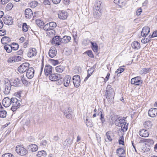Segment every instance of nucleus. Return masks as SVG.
<instances>
[{
  "instance_id": "1",
  "label": "nucleus",
  "mask_w": 157,
  "mask_h": 157,
  "mask_svg": "<svg viewBox=\"0 0 157 157\" xmlns=\"http://www.w3.org/2000/svg\"><path fill=\"white\" fill-rule=\"evenodd\" d=\"M105 96L109 103L113 101L115 95L114 90L110 85H108L106 88Z\"/></svg>"
},
{
  "instance_id": "2",
  "label": "nucleus",
  "mask_w": 157,
  "mask_h": 157,
  "mask_svg": "<svg viewBox=\"0 0 157 157\" xmlns=\"http://www.w3.org/2000/svg\"><path fill=\"white\" fill-rule=\"evenodd\" d=\"M101 5L100 2H97L94 5L93 12L94 16L95 18H98L101 15L100 10Z\"/></svg>"
},
{
  "instance_id": "3",
  "label": "nucleus",
  "mask_w": 157,
  "mask_h": 157,
  "mask_svg": "<svg viewBox=\"0 0 157 157\" xmlns=\"http://www.w3.org/2000/svg\"><path fill=\"white\" fill-rule=\"evenodd\" d=\"M16 151L18 154L21 156L25 155L28 152V151L25 148L24 146L21 145L16 146Z\"/></svg>"
},
{
  "instance_id": "4",
  "label": "nucleus",
  "mask_w": 157,
  "mask_h": 157,
  "mask_svg": "<svg viewBox=\"0 0 157 157\" xmlns=\"http://www.w3.org/2000/svg\"><path fill=\"white\" fill-rule=\"evenodd\" d=\"M30 64L28 63H25L20 65L18 68V71L21 73H23L27 71Z\"/></svg>"
},
{
  "instance_id": "5",
  "label": "nucleus",
  "mask_w": 157,
  "mask_h": 157,
  "mask_svg": "<svg viewBox=\"0 0 157 157\" xmlns=\"http://www.w3.org/2000/svg\"><path fill=\"white\" fill-rule=\"evenodd\" d=\"M73 82L75 87H78L80 84V76L78 75H75L72 78Z\"/></svg>"
},
{
  "instance_id": "6",
  "label": "nucleus",
  "mask_w": 157,
  "mask_h": 157,
  "mask_svg": "<svg viewBox=\"0 0 157 157\" xmlns=\"http://www.w3.org/2000/svg\"><path fill=\"white\" fill-rule=\"evenodd\" d=\"M35 71L33 67H29L27 71L26 76L29 79L32 78L34 76Z\"/></svg>"
},
{
  "instance_id": "7",
  "label": "nucleus",
  "mask_w": 157,
  "mask_h": 157,
  "mask_svg": "<svg viewBox=\"0 0 157 157\" xmlns=\"http://www.w3.org/2000/svg\"><path fill=\"white\" fill-rule=\"evenodd\" d=\"M131 82L132 84L137 86L140 85L142 83V81L141 80V78L139 76L132 78Z\"/></svg>"
},
{
  "instance_id": "8",
  "label": "nucleus",
  "mask_w": 157,
  "mask_h": 157,
  "mask_svg": "<svg viewBox=\"0 0 157 157\" xmlns=\"http://www.w3.org/2000/svg\"><path fill=\"white\" fill-rule=\"evenodd\" d=\"M11 86H12V85H11V83L10 81H8L5 83V88L4 91H3L5 94L7 95L9 94L11 89Z\"/></svg>"
},
{
  "instance_id": "9",
  "label": "nucleus",
  "mask_w": 157,
  "mask_h": 157,
  "mask_svg": "<svg viewBox=\"0 0 157 157\" xmlns=\"http://www.w3.org/2000/svg\"><path fill=\"white\" fill-rule=\"evenodd\" d=\"M3 20L4 23L8 25H12L13 23V20L11 17L6 16L3 18Z\"/></svg>"
},
{
  "instance_id": "10",
  "label": "nucleus",
  "mask_w": 157,
  "mask_h": 157,
  "mask_svg": "<svg viewBox=\"0 0 157 157\" xmlns=\"http://www.w3.org/2000/svg\"><path fill=\"white\" fill-rule=\"evenodd\" d=\"M37 53V51L35 48H30L29 49L27 55L28 57L32 58L36 56Z\"/></svg>"
},
{
  "instance_id": "11",
  "label": "nucleus",
  "mask_w": 157,
  "mask_h": 157,
  "mask_svg": "<svg viewBox=\"0 0 157 157\" xmlns=\"http://www.w3.org/2000/svg\"><path fill=\"white\" fill-rule=\"evenodd\" d=\"M148 113L149 116L151 117H155L157 115V109L156 108H151L148 110Z\"/></svg>"
},
{
  "instance_id": "12",
  "label": "nucleus",
  "mask_w": 157,
  "mask_h": 157,
  "mask_svg": "<svg viewBox=\"0 0 157 157\" xmlns=\"http://www.w3.org/2000/svg\"><path fill=\"white\" fill-rule=\"evenodd\" d=\"M71 78V76L69 75H66L63 79V82L64 86L67 87L69 85Z\"/></svg>"
},
{
  "instance_id": "13",
  "label": "nucleus",
  "mask_w": 157,
  "mask_h": 157,
  "mask_svg": "<svg viewBox=\"0 0 157 157\" xmlns=\"http://www.w3.org/2000/svg\"><path fill=\"white\" fill-rule=\"evenodd\" d=\"M57 51L56 48L55 47H51L50 49L49 52V56L51 58H53L56 55Z\"/></svg>"
},
{
  "instance_id": "14",
  "label": "nucleus",
  "mask_w": 157,
  "mask_h": 157,
  "mask_svg": "<svg viewBox=\"0 0 157 157\" xmlns=\"http://www.w3.org/2000/svg\"><path fill=\"white\" fill-rule=\"evenodd\" d=\"M27 148L30 151L35 152L37 151L38 147L36 144H33L28 145L27 147Z\"/></svg>"
},
{
  "instance_id": "15",
  "label": "nucleus",
  "mask_w": 157,
  "mask_h": 157,
  "mask_svg": "<svg viewBox=\"0 0 157 157\" xmlns=\"http://www.w3.org/2000/svg\"><path fill=\"white\" fill-rule=\"evenodd\" d=\"M52 67L49 65H46L44 68L45 75L47 76L52 73Z\"/></svg>"
},
{
  "instance_id": "16",
  "label": "nucleus",
  "mask_w": 157,
  "mask_h": 157,
  "mask_svg": "<svg viewBox=\"0 0 157 157\" xmlns=\"http://www.w3.org/2000/svg\"><path fill=\"white\" fill-rule=\"evenodd\" d=\"M11 99L8 98H5L2 100V104L5 107H7L11 104Z\"/></svg>"
},
{
  "instance_id": "17",
  "label": "nucleus",
  "mask_w": 157,
  "mask_h": 157,
  "mask_svg": "<svg viewBox=\"0 0 157 157\" xmlns=\"http://www.w3.org/2000/svg\"><path fill=\"white\" fill-rule=\"evenodd\" d=\"M64 115L67 118L71 119L72 117V112L71 109L69 108H66L64 112Z\"/></svg>"
},
{
  "instance_id": "18",
  "label": "nucleus",
  "mask_w": 157,
  "mask_h": 157,
  "mask_svg": "<svg viewBox=\"0 0 157 157\" xmlns=\"http://www.w3.org/2000/svg\"><path fill=\"white\" fill-rule=\"evenodd\" d=\"M11 81V83L12 85V86H13L17 87L20 86L22 85L21 80L18 78H16L13 80H12Z\"/></svg>"
},
{
  "instance_id": "19",
  "label": "nucleus",
  "mask_w": 157,
  "mask_h": 157,
  "mask_svg": "<svg viewBox=\"0 0 157 157\" xmlns=\"http://www.w3.org/2000/svg\"><path fill=\"white\" fill-rule=\"evenodd\" d=\"M150 32V28L148 26L144 27L143 28L141 35L142 36H146Z\"/></svg>"
},
{
  "instance_id": "20",
  "label": "nucleus",
  "mask_w": 157,
  "mask_h": 157,
  "mask_svg": "<svg viewBox=\"0 0 157 157\" xmlns=\"http://www.w3.org/2000/svg\"><path fill=\"white\" fill-rule=\"evenodd\" d=\"M21 58L20 56H12L10 57L8 60L9 63L17 62L21 61Z\"/></svg>"
},
{
  "instance_id": "21",
  "label": "nucleus",
  "mask_w": 157,
  "mask_h": 157,
  "mask_svg": "<svg viewBox=\"0 0 157 157\" xmlns=\"http://www.w3.org/2000/svg\"><path fill=\"white\" fill-rule=\"evenodd\" d=\"M61 38L60 36H56L52 39V42L56 45H59L61 43Z\"/></svg>"
},
{
  "instance_id": "22",
  "label": "nucleus",
  "mask_w": 157,
  "mask_h": 157,
  "mask_svg": "<svg viewBox=\"0 0 157 157\" xmlns=\"http://www.w3.org/2000/svg\"><path fill=\"white\" fill-rule=\"evenodd\" d=\"M125 121L124 119H122L121 117H118L116 120L115 123L117 126L120 127L121 125L125 123Z\"/></svg>"
},
{
  "instance_id": "23",
  "label": "nucleus",
  "mask_w": 157,
  "mask_h": 157,
  "mask_svg": "<svg viewBox=\"0 0 157 157\" xmlns=\"http://www.w3.org/2000/svg\"><path fill=\"white\" fill-rule=\"evenodd\" d=\"M25 17L27 19H30L33 16V13L30 9H27L25 12Z\"/></svg>"
},
{
  "instance_id": "24",
  "label": "nucleus",
  "mask_w": 157,
  "mask_h": 157,
  "mask_svg": "<svg viewBox=\"0 0 157 157\" xmlns=\"http://www.w3.org/2000/svg\"><path fill=\"white\" fill-rule=\"evenodd\" d=\"M59 18L61 19H65L68 16L67 13L65 12L59 11L58 13Z\"/></svg>"
},
{
  "instance_id": "25",
  "label": "nucleus",
  "mask_w": 157,
  "mask_h": 157,
  "mask_svg": "<svg viewBox=\"0 0 157 157\" xmlns=\"http://www.w3.org/2000/svg\"><path fill=\"white\" fill-rule=\"evenodd\" d=\"M139 133L140 135L143 137H147L149 135L148 131L144 129H141Z\"/></svg>"
},
{
  "instance_id": "26",
  "label": "nucleus",
  "mask_w": 157,
  "mask_h": 157,
  "mask_svg": "<svg viewBox=\"0 0 157 157\" xmlns=\"http://www.w3.org/2000/svg\"><path fill=\"white\" fill-rule=\"evenodd\" d=\"M114 2L118 4L119 7L120 8L125 6L126 4L125 0H114Z\"/></svg>"
},
{
  "instance_id": "27",
  "label": "nucleus",
  "mask_w": 157,
  "mask_h": 157,
  "mask_svg": "<svg viewBox=\"0 0 157 157\" xmlns=\"http://www.w3.org/2000/svg\"><path fill=\"white\" fill-rule=\"evenodd\" d=\"M49 75L48 78L52 81H56L59 79V77L57 74L51 73Z\"/></svg>"
},
{
  "instance_id": "28",
  "label": "nucleus",
  "mask_w": 157,
  "mask_h": 157,
  "mask_svg": "<svg viewBox=\"0 0 157 157\" xmlns=\"http://www.w3.org/2000/svg\"><path fill=\"white\" fill-rule=\"evenodd\" d=\"M11 104L12 105H21L20 100H18L16 98H12L11 99Z\"/></svg>"
},
{
  "instance_id": "29",
  "label": "nucleus",
  "mask_w": 157,
  "mask_h": 157,
  "mask_svg": "<svg viewBox=\"0 0 157 157\" xmlns=\"http://www.w3.org/2000/svg\"><path fill=\"white\" fill-rule=\"evenodd\" d=\"M71 39V37L69 36H65L62 38H61V43L66 44L69 42Z\"/></svg>"
},
{
  "instance_id": "30",
  "label": "nucleus",
  "mask_w": 157,
  "mask_h": 157,
  "mask_svg": "<svg viewBox=\"0 0 157 157\" xmlns=\"http://www.w3.org/2000/svg\"><path fill=\"white\" fill-rule=\"evenodd\" d=\"M132 46L133 48L136 50H138L140 48V44L136 41H135L132 43Z\"/></svg>"
},
{
  "instance_id": "31",
  "label": "nucleus",
  "mask_w": 157,
  "mask_h": 157,
  "mask_svg": "<svg viewBox=\"0 0 157 157\" xmlns=\"http://www.w3.org/2000/svg\"><path fill=\"white\" fill-rule=\"evenodd\" d=\"M91 44V48L94 52H97L98 51V47L97 44L95 42H90Z\"/></svg>"
},
{
  "instance_id": "32",
  "label": "nucleus",
  "mask_w": 157,
  "mask_h": 157,
  "mask_svg": "<svg viewBox=\"0 0 157 157\" xmlns=\"http://www.w3.org/2000/svg\"><path fill=\"white\" fill-rule=\"evenodd\" d=\"M10 41V39L9 37L6 36L3 37L1 40L2 43L3 44H7Z\"/></svg>"
},
{
  "instance_id": "33",
  "label": "nucleus",
  "mask_w": 157,
  "mask_h": 157,
  "mask_svg": "<svg viewBox=\"0 0 157 157\" xmlns=\"http://www.w3.org/2000/svg\"><path fill=\"white\" fill-rule=\"evenodd\" d=\"M72 141L71 139L68 138L66 139V140L63 142V144L65 147H68L71 144Z\"/></svg>"
},
{
  "instance_id": "34",
  "label": "nucleus",
  "mask_w": 157,
  "mask_h": 157,
  "mask_svg": "<svg viewBox=\"0 0 157 157\" xmlns=\"http://www.w3.org/2000/svg\"><path fill=\"white\" fill-rule=\"evenodd\" d=\"M65 67L64 66L59 65L56 67V71L58 73H62L64 71Z\"/></svg>"
},
{
  "instance_id": "35",
  "label": "nucleus",
  "mask_w": 157,
  "mask_h": 157,
  "mask_svg": "<svg viewBox=\"0 0 157 157\" xmlns=\"http://www.w3.org/2000/svg\"><path fill=\"white\" fill-rule=\"evenodd\" d=\"M124 148L123 147H121L117 149L116 153L119 156L124 154Z\"/></svg>"
},
{
  "instance_id": "36",
  "label": "nucleus",
  "mask_w": 157,
  "mask_h": 157,
  "mask_svg": "<svg viewBox=\"0 0 157 157\" xmlns=\"http://www.w3.org/2000/svg\"><path fill=\"white\" fill-rule=\"evenodd\" d=\"M36 23L40 28H42L44 24V22L39 19H37L36 20Z\"/></svg>"
},
{
  "instance_id": "37",
  "label": "nucleus",
  "mask_w": 157,
  "mask_h": 157,
  "mask_svg": "<svg viewBox=\"0 0 157 157\" xmlns=\"http://www.w3.org/2000/svg\"><path fill=\"white\" fill-rule=\"evenodd\" d=\"M46 151L42 150L39 151L36 155L37 157H45L46 156Z\"/></svg>"
},
{
  "instance_id": "38",
  "label": "nucleus",
  "mask_w": 157,
  "mask_h": 157,
  "mask_svg": "<svg viewBox=\"0 0 157 157\" xmlns=\"http://www.w3.org/2000/svg\"><path fill=\"white\" fill-rule=\"evenodd\" d=\"M100 112H101V114L100 115V119L101 121V122L102 124H103L105 121V119L104 117V113L103 109H100L99 110Z\"/></svg>"
},
{
  "instance_id": "39",
  "label": "nucleus",
  "mask_w": 157,
  "mask_h": 157,
  "mask_svg": "<svg viewBox=\"0 0 157 157\" xmlns=\"http://www.w3.org/2000/svg\"><path fill=\"white\" fill-rule=\"evenodd\" d=\"M151 70V68H143L140 71V73L141 74H145L149 72Z\"/></svg>"
},
{
  "instance_id": "40",
  "label": "nucleus",
  "mask_w": 157,
  "mask_h": 157,
  "mask_svg": "<svg viewBox=\"0 0 157 157\" xmlns=\"http://www.w3.org/2000/svg\"><path fill=\"white\" fill-rule=\"evenodd\" d=\"M105 140L106 142H109L112 141V140L109 132H107L106 133V136L105 137Z\"/></svg>"
},
{
  "instance_id": "41",
  "label": "nucleus",
  "mask_w": 157,
  "mask_h": 157,
  "mask_svg": "<svg viewBox=\"0 0 157 157\" xmlns=\"http://www.w3.org/2000/svg\"><path fill=\"white\" fill-rule=\"evenodd\" d=\"M152 124L150 121H145L144 124V127L147 128L149 129L151 126Z\"/></svg>"
},
{
  "instance_id": "42",
  "label": "nucleus",
  "mask_w": 157,
  "mask_h": 157,
  "mask_svg": "<svg viewBox=\"0 0 157 157\" xmlns=\"http://www.w3.org/2000/svg\"><path fill=\"white\" fill-rule=\"evenodd\" d=\"M4 49L5 50H6V52L8 53H10L11 52L12 50V48H11V47L10 45L9 44H6V45L4 46Z\"/></svg>"
},
{
  "instance_id": "43",
  "label": "nucleus",
  "mask_w": 157,
  "mask_h": 157,
  "mask_svg": "<svg viewBox=\"0 0 157 157\" xmlns=\"http://www.w3.org/2000/svg\"><path fill=\"white\" fill-rule=\"evenodd\" d=\"M11 48H12V50L13 51H16L19 48V45L15 43H13L10 45Z\"/></svg>"
},
{
  "instance_id": "44",
  "label": "nucleus",
  "mask_w": 157,
  "mask_h": 157,
  "mask_svg": "<svg viewBox=\"0 0 157 157\" xmlns=\"http://www.w3.org/2000/svg\"><path fill=\"white\" fill-rule=\"evenodd\" d=\"M128 124H127L125 121V123L121 125V126H120L122 131L124 132L126 131L127 130Z\"/></svg>"
},
{
  "instance_id": "45",
  "label": "nucleus",
  "mask_w": 157,
  "mask_h": 157,
  "mask_svg": "<svg viewBox=\"0 0 157 157\" xmlns=\"http://www.w3.org/2000/svg\"><path fill=\"white\" fill-rule=\"evenodd\" d=\"M84 54H86L89 57L91 58H94V56L91 50H88L84 52Z\"/></svg>"
},
{
  "instance_id": "46",
  "label": "nucleus",
  "mask_w": 157,
  "mask_h": 157,
  "mask_svg": "<svg viewBox=\"0 0 157 157\" xmlns=\"http://www.w3.org/2000/svg\"><path fill=\"white\" fill-rule=\"evenodd\" d=\"M48 24L51 30L54 29L57 26L56 23L54 21L50 22Z\"/></svg>"
},
{
  "instance_id": "47",
  "label": "nucleus",
  "mask_w": 157,
  "mask_h": 157,
  "mask_svg": "<svg viewBox=\"0 0 157 157\" xmlns=\"http://www.w3.org/2000/svg\"><path fill=\"white\" fill-rule=\"evenodd\" d=\"M86 125L88 127H91L93 126V123L92 121L87 118L86 119Z\"/></svg>"
},
{
  "instance_id": "48",
  "label": "nucleus",
  "mask_w": 157,
  "mask_h": 157,
  "mask_svg": "<svg viewBox=\"0 0 157 157\" xmlns=\"http://www.w3.org/2000/svg\"><path fill=\"white\" fill-rule=\"evenodd\" d=\"M7 112L5 110L0 111V117L1 118H4L6 116Z\"/></svg>"
},
{
  "instance_id": "49",
  "label": "nucleus",
  "mask_w": 157,
  "mask_h": 157,
  "mask_svg": "<svg viewBox=\"0 0 157 157\" xmlns=\"http://www.w3.org/2000/svg\"><path fill=\"white\" fill-rule=\"evenodd\" d=\"M13 5L11 3H9L6 6V9L7 10H11L13 7Z\"/></svg>"
},
{
  "instance_id": "50",
  "label": "nucleus",
  "mask_w": 157,
  "mask_h": 157,
  "mask_svg": "<svg viewBox=\"0 0 157 157\" xmlns=\"http://www.w3.org/2000/svg\"><path fill=\"white\" fill-rule=\"evenodd\" d=\"M151 38V36L149 35L148 38L142 39L141 40V42L143 43L146 44L149 42Z\"/></svg>"
},
{
  "instance_id": "51",
  "label": "nucleus",
  "mask_w": 157,
  "mask_h": 157,
  "mask_svg": "<svg viewBox=\"0 0 157 157\" xmlns=\"http://www.w3.org/2000/svg\"><path fill=\"white\" fill-rule=\"evenodd\" d=\"M38 4V2L35 1H32L30 3V5L32 8H35L36 7Z\"/></svg>"
},
{
  "instance_id": "52",
  "label": "nucleus",
  "mask_w": 157,
  "mask_h": 157,
  "mask_svg": "<svg viewBox=\"0 0 157 157\" xmlns=\"http://www.w3.org/2000/svg\"><path fill=\"white\" fill-rule=\"evenodd\" d=\"M43 28L46 31L51 30L48 23H47L44 25Z\"/></svg>"
},
{
  "instance_id": "53",
  "label": "nucleus",
  "mask_w": 157,
  "mask_h": 157,
  "mask_svg": "<svg viewBox=\"0 0 157 157\" xmlns=\"http://www.w3.org/2000/svg\"><path fill=\"white\" fill-rule=\"evenodd\" d=\"M22 30L24 32H26L28 31V26L26 23H24L22 25Z\"/></svg>"
},
{
  "instance_id": "54",
  "label": "nucleus",
  "mask_w": 157,
  "mask_h": 157,
  "mask_svg": "<svg viewBox=\"0 0 157 157\" xmlns=\"http://www.w3.org/2000/svg\"><path fill=\"white\" fill-rule=\"evenodd\" d=\"M21 105H12V107L11 108V109L14 112Z\"/></svg>"
},
{
  "instance_id": "55",
  "label": "nucleus",
  "mask_w": 157,
  "mask_h": 157,
  "mask_svg": "<svg viewBox=\"0 0 157 157\" xmlns=\"http://www.w3.org/2000/svg\"><path fill=\"white\" fill-rule=\"evenodd\" d=\"M124 68L120 67L115 71V73L118 74H120L123 72L124 71Z\"/></svg>"
},
{
  "instance_id": "56",
  "label": "nucleus",
  "mask_w": 157,
  "mask_h": 157,
  "mask_svg": "<svg viewBox=\"0 0 157 157\" xmlns=\"http://www.w3.org/2000/svg\"><path fill=\"white\" fill-rule=\"evenodd\" d=\"M13 155L12 154L8 153H5L2 155V157H13Z\"/></svg>"
},
{
  "instance_id": "57",
  "label": "nucleus",
  "mask_w": 157,
  "mask_h": 157,
  "mask_svg": "<svg viewBox=\"0 0 157 157\" xmlns=\"http://www.w3.org/2000/svg\"><path fill=\"white\" fill-rule=\"evenodd\" d=\"M50 60L52 64L54 65H56L59 63V62L57 60L51 59Z\"/></svg>"
},
{
  "instance_id": "58",
  "label": "nucleus",
  "mask_w": 157,
  "mask_h": 157,
  "mask_svg": "<svg viewBox=\"0 0 157 157\" xmlns=\"http://www.w3.org/2000/svg\"><path fill=\"white\" fill-rule=\"evenodd\" d=\"M121 139L119 140V143L120 144L124 145V137L122 136L121 137Z\"/></svg>"
},
{
  "instance_id": "59",
  "label": "nucleus",
  "mask_w": 157,
  "mask_h": 157,
  "mask_svg": "<svg viewBox=\"0 0 157 157\" xmlns=\"http://www.w3.org/2000/svg\"><path fill=\"white\" fill-rule=\"evenodd\" d=\"M124 30V27L122 26H119L118 29V31L120 33H122Z\"/></svg>"
},
{
  "instance_id": "60",
  "label": "nucleus",
  "mask_w": 157,
  "mask_h": 157,
  "mask_svg": "<svg viewBox=\"0 0 157 157\" xmlns=\"http://www.w3.org/2000/svg\"><path fill=\"white\" fill-rule=\"evenodd\" d=\"M6 31L5 29H2L0 30V36H3L6 34Z\"/></svg>"
},
{
  "instance_id": "61",
  "label": "nucleus",
  "mask_w": 157,
  "mask_h": 157,
  "mask_svg": "<svg viewBox=\"0 0 157 157\" xmlns=\"http://www.w3.org/2000/svg\"><path fill=\"white\" fill-rule=\"evenodd\" d=\"M150 36L151 38L157 37V30L153 32L152 34L151 35H150Z\"/></svg>"
},
{
  "instance_id": "62",
  "label": "nucleus",
  "mask_w": 157,
  "mask_h": 157,
  "mask_svg": "<svg viewBox=\"0 0 157 157\" xmlns=\"http://www.w3.org/2000/svg\"><path fill=\"white\" fill-rule=\"evenodd\" d=\"M142 12V9L141 8H139L137 10L136 12V14L137 16H139L140 15L141 13Z\"/></svg>"
},
{
  "instance_id": "63",
  "label": "nucleus",
  "mask_w": 157,
  "mask_h": 157,
  "mask_svg": "<svg viewBox=\"0 0 157 157\" xmlns=\"http://www.w3.org/2000/svg\"><path fill=\"white\" fill-rule=\"evenodd\" d=\"M92 112V108L91 107L88 108L87 109V114H90Z\"/></svg>"
},
{
  "instance_id": "64",
  "label": "nucleus",
  "mask_w": 157,
  "mask_h": 157,
  "mask_svg": "<svg viewBox=\"0 0 157 157\" xmlns=\"http://www.w3.org/2000/svg\"><path fill=\"white\" fill-rule=\"evenodd\" d=\"M21 82H22L23 84L27 85L28 84V82L25 78H21Z\"/></svg>"
}]
</instances>
